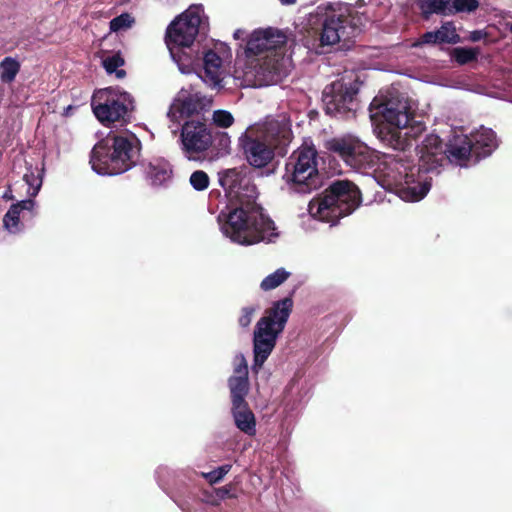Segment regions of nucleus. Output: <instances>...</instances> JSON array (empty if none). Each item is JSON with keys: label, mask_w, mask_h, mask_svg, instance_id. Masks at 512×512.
<instances>
[{"label": "nucleus", "mask_w": 512, "mask_h": 512, "mask_svg": "<svg viewBox=\"0 0 512 512\" xmlns=\"http://www.w3.org/2000/svg\"><path fill=\"white\" fill-rule=\"evenodd\" d=\"M218 176L220 185L231 198L217 216L223 236L244 246L274 241L278 232L274 222L256 203L258 193L251 177L237 168L221 171Z\"/></svg>", "instance_id": "obj_1"}, {"label": "nucleus", "mask_w": 512, "mask_h": 512, "mask_svg": "<svg viewBox=\"0 0 512 512\" xmlns=\"http://www.w3.org/2000/svg\"><path fill=\"white\" fill-rule=\"evenodd\" d=\"M418 165L404 160L402 153H383L373 171L375 181L384 189L393 191L402 200L417 202L423 199L431 188L429 175L441 161L439 136L429 134L417 147Z\"/></svg>", "instance_id": "obj_2"}, {"label": "nucleus", "mask_w": 512, "mask_h": 512, "mask_svg": "<svg viewBox=\"0 0 512 512\" xmlns=\"http://www.w3.org/2000/svg\"><path fill=\"white\" fill-rule=\"evenodd\" d=\"M284 42V35L271 28L252 32L244 45L239 44L234 78L244 87L281 81L289 72V60L278 49Z\"/></svg>", "instance_id": "obj_3"}, {"label": "nucleus", "mask_w": 512, "mask_h": 512, "mask_svg": "<svg viewBox=\"0 0 512 512\" xmlns=\"http://www.w3.org/2000/svg\"><path fill=\"white\" fill-rule=\"evenodd\" d=\"M377 138L386 146L405 152L422 134L425 126L410 117L407 100L395 89L377 95L369 107Z\"/></svg>", "instance_id": "obj_4"}, {"label": "nucleus", "mask_w": 512, "mask_h": 512, "mask_svg": "<svg viewBox=\"0 0 512 512\" xmlns=\"http://www.w3.org/2000/svg\"><path fill=\"white\" fill-rule=\"evenodd\" d=\"M206 26L207 18L203 6L191 5L167 27L166 44L181 73L190 74L199 66V52H194L192 45L196 36L205 30Z\"/></svg>", "instance_id": "obj_5"}, {"label": "nucleus", "mask_w": 512, "mask_h": 512, "mask_svg": "<svg viewBox=\"0 0 512 512\" xmlns=\"http://www.w3.org/2000/svg\"><path fill=\"white\" fill-rule=\"evenodd\" d=\"M139 152L137 137L123 131L109 133L92 149L90 164L94 172L101 176L122 174L133 167Z\"/></svg>", "instance_id": "obj_6"}, {"label": "nucleus", "mask_w": 512, "mask_h": 512, "mask_svg": "<svg viewBox=\"0 0 512 512\" xmlns=\"http://www.w3.org/2000/svg\"><path fill=\"white\" fill-rule=\"evenodd\" d=\"M360 204L359 189L348 180H337L308 205L312 218L331 223L351 214Z\"/></svg>", "instance_id": "obj_7"}, {"label": "nucleus", "mask_w": 512, "mask_h": 512, "mask_svg": "<svg viewBox=\"0 0 512 512\" xmlns=\"http://www.w3.org/2000/svg\"><path fill=\"white\" fill-rule=\"evenodd\" d=\"M293 308L290 297L278 300L266 311L256 324L253 334L254 364L252 369L258 372L276 345L278 336L282 333Z\"/></svg>", "instance_id": "obj_8"}, {"label": "nucleus", "mask_w": 512, "mask_h": 512, "mask_svg": "<svg viewBox=\"0 0 512 512\" xmlns=\"http://www.w3.org/2000/svg\"><path fill=\"white\" fill-rule=\"evenodd\" d=\"M282 178L288 189L296 193H310L318 187V153L312 141L305 140L290 155Z\"/></svg>", "instance_id": "obj_9"}, {"label": "nucleus", "mask_w": 512, "mask_h": 512, "mask_svg": "<svg viewBox=\"0 0 512 512\" xmlns=\"http://www.w3.org/2000/svg\"><path fill=\"white\" fill-rule=\"evenodd\" d=\"M95 117L104 125L127 122L134 109L132 96L119 87H107L96 91L91 100Z\"/></svg>", "instance_id": "obj_10"}, {"label": "nucleus", "mask_w": 512, "mask_h": 512, "mask_svg": "<svg viewBox=\"0 0 512 512\" xmlns=\"http://www.w3.org/2000/svg\"><path fill=\"white\" fill-rule=\"evenodd\" d=\"M329 149L338 154L351 168L373 173L383 153L375 151L354 137L335 138L329 142Z\"/></svg>", "instance_id": "obj_11"}, {"label": "nucleus", "mask_w": 512, "mask_h": 512, "mask_svg": "<svg viewBox=\"0 0 512 512\" xmlns=\"http://www.w3.org/2000/svg\"><path fill=\"white\" fill-rule=\"evenodd\" d=\"M180 149L188 160L204 158L213 144V132L204 119L185 120L181 126Z\"/></svg>", "instance_id": "obj_12"}, {"label": "nucleus", "mask_w": 512, "mask_h": 512, "mask_svg": "<svg viewBox=\"0 0 512 512\" xmlns=\"http://www.w3.org/2000/svg\"><path fill=\"white\" fill-rule=\"evenodd\" d=\"M358 88L352 82L343 79L327 85L322 93V101L327 114L340 118L354 115L357 109L356 94Z\"/></svg>", "instance_id": "obj_13"}, {"label": "nucleus", "mask_w": 512, "mask_h": 512, "mask_svg": "<svg viewBox=\"0 0 512 512\" xmlns=\"http://www.w3.org/2000/svg\"><path fill=\"white\" fill-rule=\"evenodd\" d=\"M273 149L284 148L292 140L291 123L285 114L267 117L264 121L250 126Z\"/></svg>", "instance_id": "obj_14"}, {"label": "nucleus", "mask_w": 512, "mask_h": 512, "mask_svg": "<svg viewBox=\"0 0 512 512\" xmlns=\"http://www.w3.org/2000/svg\"><path fill=\"white\" fill-rule=\"evenodd\" d=\"M239 146L247 162L255 168L267 166L275 155V149L250 127L239 137Z\"/></svg>", "instance_id": "obj_15"}, {"label": "nucleus", "mask_w": 512, "mask_h": 512, "mask_svg": "<svg viewBox=\"0 0 512 512\" xmlns=\"http://www.w3.org/2000/svg\"><path fill=\"white\" fill-rule=\"evenodd\" d=\"M204 107L205 98L202 95L182 89L171 103L167 116L170 121L179 124L181 121L192 119V116L198 114Z\"/></svg>", "instance_id": "obj_16"}, {"label": "nucleus", "mask_w": 512, "mask_h": 512, "mask_svg": "<svg viewBox=\"0 0 512 512\" xmlns=\"http://www.w3.org/2000/svg\"><path fill=\"white\" fill-rule=\"evenodd\" d=\"M439 146L441 147V154L443 155V158L437 163V167L431 173H438V168L442 166L443 162L446 160L459 167L469 166L471 155L474 153V150L468 136H453L446 145V149L443 148V144L439 139Z\"/></svg>", "instance_id": "obj_17"}, {"label": "nucleus", "mask_w": 512, "mask_h": 512, "mask_svg": "<svg viewBox=\"0 0 512 512\" xmlns=\"http://www.w3.org/2000/svg\"><path fill=\"white\" fill-rule=\"evenodd\" d=\"M199 57V66H196L190 73H198V70L203 66V71L198 76L211 88H222L225 77L223 59L213 50L199 53Z\"/></svg>", "instance_id": "obj_18"}, {"label": "nucleus", "mask_w": 512, "mask_h": 512, "mask_svg": "<svg viewBox=\"0 0 512 512\" xmlns=\"http://www.w3.org/2000/svg\"><path fill=\"white\" fill-rule=\"evenodd\" d=\"M350 37L347 21L342 15L332 14L323 22L320 41L322 45H334Z\"/></svg>", "instance_id": "obj_19"}, {"label": "nucleus", "mask_w": 512, "mask_h": 512, "mask_svg": "<svg viewBox=\"0 0 512 512\" xmlns=\"http://www.w3.org/2000/svg\"><path fill=\"white\" fill-rule=\"evenodd\" d=\"M477 157L490 155L498 146L494 131L490 128L480 127L468 136Z\"/></svg>", "instance_id": "obj_20"}, {"label": "nucleus", "mask_w": 512, "mask_h": 512, "mask_svg": "<svg viewBox=\"0 0 512 512\" xmlns=\"http://www.w3.org/2000/svg\"><path fill=\"white\" fill-rule=\"evenodd\" d=\"M35 207L33 199H25L12 204L3 217V227L10 234H19L24 229L20 221V213L24 210L32 211Z\"/></svg>", "instance_id": "obj_21"}, {"label": "nucleus", "mask_w": 512, "mask_h": 512, "mask_svg": "<svg viewBox=\"0 0 512 512\" xmlns=\"http://www.w3.org/2000/svg\"><path fill=\"white\" fill-rule=\"evenodd\" d=\"M231 414L235 426L241 432L248 436L256 434V418L247 402L232 404Z\"/></svg>", "instance_id": "obj_22"}, {"label": "nucleus", "mask_w": 512, "mask_h": 512, "mask_svg": "<svg viewBox=\"0 0 512 512\" xmlns=\"http://www.w3.org/2000/svg\"><path fill=\"white\" fill-rule=\"evenodd\" d=\"M145 174L152 185L162 186L171 180L172 168L168 161L157 158L147 164Z\"/></svg>", "instance_id": "obj_23"}, {"label": "nucleus", "mask_w": 512, "mask_h": 512, "mask_svg": "<svg viewBox=\"0 0 512 512\" xmlns=\"http://www.w3.org/2000/svg\"><path fill=\"white\" fill-rule=\"evenodd\" d=\"M228 387L230 390L231 404L247 402L246 396L250 388L248 377L231 376L228 379Z\"/></svg>", "instance_id": "obj_24"}, {"label": "nucleus", "mask_w": 512, "mask_h": 512, "mask_svg": "<svg viewBox=\"0 0 512 512\" xmlns=\"http://www.w3.org/2000/svg\"><path fill=\"white\" fill-rule=\"evenodd\" d=\"M290 276V272H288L285 268H278L273 273L267 275L260 283V288L263 291H270L277 287H279L282 283H284Z\"/></svg>", "instance_id": "obj_25"}, {"label": "nucleus", "mask_w": 512, "mask_h": 512, "mask_svg": "<svg viewBox=\"0 0 512 512\" xmlns=\"http://www.w3.org/2000/svg\"><path fill=\"white\" fill-rule=\"evenodd\" d=\"M420 8L425 14L449 15L451 0H424L421 2Z\"/></svg>", "instance_id": "obj_26"}, {"label": "nucleus", "mask_w": 512, "mask_h": 512, "mask_svg": "<svg viewBox=\"0 0 512 512\" xmlns=\"http://www.w3.org/2000/svg\"><path fill=\"white\" fill-rule=\"evenodd\" d=\"M19 70L20 63L12 57H5L0 62L1 80L5 83L12 82Z\"/></svg>", "instance_id": "obj_27"}, {"label": "nucleus", "mask_w": 512, "mask_h": 512, "mask_svg": "<svg viewBox=\"0 0 512 512\" xmlns=\"http://www.w3.org/2000/svg\"><path fill=\"white\" fill-rule=\"evenodd\" d=\"M103 67L108 74L115 73L116 78L122 79L125 77L126 72L120 69L124 65V60L119 54L107 56L102 61Z\"/></svg>", "instance_id": "obj_28"}, {"label": "nucleus", "mask_w": 512, "mask_h": 512, "mask_svg": "<svg viewBox=\"0 0 512 512\" xmlns=\"http://www.w3.org/2000/svg\"><path fill=\"white\" fill-rule=\"evenodd\" d=\"M436 33L439 39V44H456L460 42V36L457 34L456 27L451 21L443 23L441 27L436 30Z\"/></svg>", "instance_id": "obj_29"}, {"label": "nucleus", "mask_w": 512, "mask_h": 512, "mask_svg": "<svg viewBox=\"0 0 512 512\" xmlns=\"http://www.w3.org/2000/svg\"><path fill=\"white\" fill-rule=\"evenodd\" d=\"M478 51L474 48L457 47L452 52L453 59L463 65L476 59Z\"/></svg>", "instance_id": "obj_30"}, {"label": "nucleus", "mask_w": 512, "mask_h": 512, "mask_svg": "<svg viewBox=\"0 0 512 512\" xmlns=\"http://www.w3.org/2000/svg\"><path fill=\"white\" fill-rule=\"evenodd\" d=\"M212 122L216 127L226 129L233 125L234 117L229 111L219 109L213 111Z\"/></svg>", "instance_id": "obj_31"}, {"label": "nucleus", "mask_w": 512, "mask_h": 512, "mask_svg": "<svg viewBox=\"0 0 512 512\" xmlns=\"http://www.w3.org/2000/svg\"><path fill=\"white\" fill-rule=\"evenodd\" d=\"M478 6V0H451V9L448 11V14L473 12L478 8Z\"/></svg>", "instance_id": "obj_32"}, {"label": "nucleus", "mask_w": 512, "mask_h": 512, "mask_svg": "<svg viewBox=\"0 0 512 512\" xmlns=\"http://www.w3.org/2000/svg\"><path fill=\"white\" fill-rule=\"evenodd\" d=\"M133 23L134 18L129 13H122L110 21V30L112 32L126 30L130 28Z\"/></svg>", "instance_id": "obj_33"}, {"label": "nucleus", "mask_w": 512, "mask_h": 512, "mask_svg": "<svg viewBox=\"0 0 512 512\" xmlns=\"http://www.w3.org/2000/svg\"><path fill=\"white\" fill-rule=\"evenodd\" d=\"M24 181L28 185L27 194L30 197H35L42 186V177L34 172L26 173L23 177Z\"/></svg>", "instance_id": "obj_34"}, {"label": "nucleus", "mask_w": 512, "mask_h": 512, "mask_svg": "<svg viewBox=\"0 0 512 512\" xmlns=\"http://www.w3.org/2000/svg\"><path fill=\"white\" fill-rule=\"evenodd\" d=\"M189 182L196 191H203L208 188L210 180L206 172L197 170L191 174Z\"/></svg>", "instance_id": "obj_35"}, {"label": "nucleus", "mask_w": 512, "mask_h": 512, "mask_svg": "<svg viewBox=\"0 0 512 512\" xmlns=\"http://www.w3.org/2000/svg\"><path fill=\"white\" fill-rule=\"evenodd\" d=\"M248 377V365L243 354H236L233 359V375Z\"/></svg>", "instance_id": "obj_36"}, {"label": "nucleus", "mask_w": 512, "mask_h": 512, "mask_svg": "<svg viewBox=\"0 0 512 512\" xmlns=\"http://www.w3.org/2000/svg\"><path fill=\"white\" fill-rule=\"evenodd\" d=\"M230 469L231 465H223L211 472L204 473L203 476L207 479L209 483L214 484L221 481L224 478V476L230 471Z\"/></svg>", "instance_id": "obj_37"}, {"label": "nucleus", "mask_w": 512, "mask_h": 512, "mask_svg": "<svg viewBox=\"0 0 512 512\" xmlns=\"http://www.w3.org/2000/svg\"><path fill=\"white\" fill-rule=\"evenodd\" d=\"M423 44H439V39L436 31H430L424 33L421 38L413 44L414 47L423 45Z\"/></svg>", "instance_id": "obj_38"}, {"label": "nucleus", "mask_w": 512, "mask_h": 512, "mask_svg": "<svg viewBox=\"0 0 512 512\" xmlns=\"http://www.w3.org/2000/svg\"><path fill=\"white\" fill-rule=\"evenodd\" d=\"M256 309L252 306L244 307L242 309V314L239 318V324L242 327H248L251 324L252 317L255 313Z\"/></svg>", "instance_id": "obj_39"}, {"label": "nucleus", "mask_w": 512, "mask_h": 512, "mask_svg": "<svg viewBox=\"0 0 512 512\" xmlns=\"http://www.w3.org/2000/svg\"><path fill=\"white\" fill-rule=\"evenodd\" d=\"M214 491H215V495H216L219 503H221L222 500H224L228 497H233V495H231V487L230 486H223V487L215 489Z\"/></svg>", "instance_id": "obj_40"}, {"label": "nucleus", "mask_w": 512, "mask_h": 512, "mask_svg": "<svg viewBox=\"0 0 512 512\" xmlns=\"http://www.w3.org/2000/svg\"><path fill=\"white\" fill-rule=\"evenodd\" d=\"M230 143H231V140L227 133H221L219 135V145L221 146L220 149L223 153H225V154L229 153Z\"/></svg>", "instance_id": "obj_41"}, {"label": "nucleus", "mask_w": 512, "mask_h": 512, "mask_svg": "<svg viewBox=\"0 0 512 512\" xmlns=\"http://www.w3.org/2000/svg\"><path fill=\"white\" fill-rule=\"evenodd\" d=\"M202 500L212 506H218L220 504L214 490L212 492H204Z\"/></svg>", "instance_id": "obj_42"}, {"label": "nucleus", "mask_w": 512, "mask_h": 512, "mask_svg": "<svg viewBox=\"0 0 512 512\" xmlns=\"http://www.w3.org/2000/svg\"><path fill=\"white\" fill-rule=\"evenodd\" d=\"M486 36V33L483 30H474L470 33L469 39L472 42H477L483 39Z\"/></svg>", "instance_id": "obj_43"}, {"label": "nucleus", "mask_w": 512, "mask_h": 512, "mask_svg": "<svg viewBox=\"0 0 512 512\" xmlns=\"http://www.w3.org/2000/svg\"><path fill=\"white\" fill-rule=\"evenodd\" d=\"M246 35V31L245 30H242V29H237L234 33H233V37L235 40H241L242 42L240 44L244 45L247 38L245 37Z\"/></svg>", "instance_id": "obj_44"}, {"label": "nucleus", "mask_w": 512, "mask_h": 512, "mask_svg": "<svg viewBox=\"0 0 512 512\" xmlns=\"http://www.w3.org/2000/svg\"><path fill=\"white\" fill-rule=\"evenodd\" d=\"M2 197L6 200H12L13 199L12 190L10 188L8 190H6Z\"/></svg>", "instance_id": "obj_45"}, {"label": "nucleus", "mask_w": 512, "mask_h": 512, "mask_svg": "<svg viewBox=\"0 0 512 512\" xmlns=\"http://www.w3.org/2000/svg\"><path fill=\"white\" fill-rule=\"evenodd\" d=\"M74 110V107L72 105L67 106L64 109L63 115L64 116H70L72 114V111Z\"/></svg>", "instance_id": "obj_46"}, {"label": "nucleus", "mask_w": 512, "mask_h": 512, "mask_svg": "<svg viewBox=\"0 0 512 512\" xmlns=\"http://www.w3.org/2000/svg\"><path fill=\"white\" fill-rule=\"evenodd\" d=\"M297 0H280L281 4L283 5H293L296 3Z\"/></svg>", "instance_id": "obj_47"}]
</instances>
